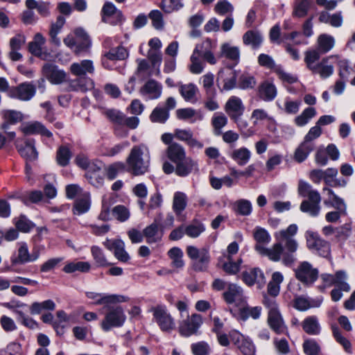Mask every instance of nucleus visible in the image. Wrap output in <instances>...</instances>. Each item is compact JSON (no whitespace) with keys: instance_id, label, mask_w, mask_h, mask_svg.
I'll list each match as a JSON object with an SVG mask.
<instances>
[{"instance_id":"obj_47","label":"nucleus","mask_w":355,"mask_h":355,"mask_svg":"<svg viewBox=\"0 0 355 355\" xmlns=\"http://www.w3.org/2000/svg\"><path fill=\"white\" fill-rule=\"evenodd\" d=\"M71 157V153L69 148L61 146L56 153V162L60 166H66L69 164Z\"/></svg>"},{"instance_id":"obj_56","label":"nucleus","mask_w":355,"mask_h":355,"mask_svg":"<svg viewBox=\"0 0 355 355\" xmlns=\"http://www.w3.org/2000/svg\"><path fill=\"white\" fill-rule=\"evenodd\" d=\"M91 252L98 266L105 267L111 264L107 261L102 249L99 247L95 245L92 246L91 248Z\"/></svg>"},{"instance_id":"obj_9","label":"nucleus","mask_w":355,"mask_h":355,"mask_svg":"<svg viewBox=\"0 0 355 355\" xmlns=\"http://www.w3.org/2000/svg\"><path fill=\"white\" fill-rule=\"evenodd\" d=\"M283 243L284 242L278 241V242L275 243L270 248H265L261 245H255L254 249L260 254L268 257V259L272 261H279L282 260L283 262L284 254L290 253V251L288 250L284 251L282 246Z\"/></svg>"},{"instance_id":"obj_7","label":"nucleus","mask_w":355,"mask_h":355,"mask_svg":"<svg viewBox=\"0 0 355 355\" xmlns=\"http://www.w3.org/2000/svg\"><path fill=\"white\" fill-rule=\"evenodd\" d=\"M86 296L89 299L94 300V304L96 305H108L115 304L117 303L125 302L129 300V297L122 295L116 294H103L94 292L86 293Z\"/></svg>"},{"instance_id":"obj_57","label":"nucleus","mask_w":355,"mask_h":355,"mask_svg":"<svg viewBox=\"0 0 355 355\" xmlns=\"http://www.w3.org/2000/svg\"><path fill=\"white\" fill-rule=\"evenodd\" d=\"M44 195L41 191L34 190L29 192H26L22 197L21 200L26 205H28L29 203H38L42 200Z\"/></svg>"},{"instance_id":"obj_39","label":"nucleus","mask_w":355,"mask_h":355,"mask_svg":"<svg viewBox=\"0 0 355 355\" xmlns=\"http://www.w3.org/2000/svg\"><path fill=\"white\" fill-rule=\"evenodd\" d=\"M230 157L239 165H245L250 160L251 152L245 147L234 149L230 155Z\"/></svg>"},{"instance_id":"obj_12","label":"nucleus","mask_w":355,"mask_h":355,"mask_svg":"<svg viewBox=\"0 0 355 355\" xmlns=\"http://www.w3.org/2000/svg\"><path fill=\"white\" fill-rule=\"evenodd\" d=\"M224 110L232 120H236L243 116L245 105L239 97L232 96L227 101Z\"/></svg>"},{"instance_id":"obj_60","label":"nucleus","mask_w":355,"mask_h":355,"mask_svg":"<svg viewBox=\"0 0 355 355\" xmlns=\"http://www.w3.org/2000/svg\"><path fill=\"white\" fill-rule=\"evenodd\" d=\"M221 53L223 55L230 60L237 61L239 59L240 52L236 46L224 44L221 46Z\"/></svg>"},{"instance_id":"obj_36","label":"nucleus","mask_w":355,"mask_h":355,"mask_svg":"<svg viewBox=\"0 0 355 355\" xmlns=\"http://www.w3.org/2000/svg\"><path fill=\"white\" fill-rule=\"evenodd\" d=\"M143 233L148 243H154L159 241L163 234L156 223H153L147 226L144 230Z\"/></svg>"},{"instance_id":"obj_19","label":"nucleus","mask_w":355,"mask_h":355,"mask_svg":"<svg viewBox=\"0 0 355 355\" xmlns=\"http://www.w3.org/2000/svg\"><path fill=\"white\" fill-rule=\"evenodd\" d=\"M15 144L20 155L27 161L35 160L37 158L38 153L35 147V141L33 139L26 140L24 146L20 145L19 140L17 139Z\"/></svg>"},{"instance_id":"obj_53","label":"nucleus","mask_w":355,"mask_h":355,"mask_svg":"<svg viewBox=\"0 0 355 355\" xmlns=\"http://www.w3.org/2000/svg\"><path fill=\"white\" fill-rule=\"evenodd\" d=\"M347 278V275L345 271H337L335 275H334V285H336L343 291H349L351 288L349 284L346 282Z\"/></svg>"},{"instance_id":"obj_51","label":"nucleus","mask_w":355,"mask_h":355,"mask_svg":"<svg viewBox=\"0 0 355 355\" xmlns=\"http://www.w3.org/2000/svg\"><path fill=\"white\" fill-rule=\"evenodd\" d=\"M310 9L309 0H296L293 15L297 17H305Z\"/></svg>"},{"instance_id":"obj_16","label":"nucleus","mask_w":355,"mask_h":355,"mask_svg":"<svg viewBox=\"0 0 355 355\" xmlns=\"http://www.w3.org/2000/svg\"><path fill=\"white\" fill-rule=\"evenodd\" d=\"M102 20L105 23L116 24L122 21L123 15L120 10L111 2H106L101 10Z\"/></svg>"},{"instance_id":"obj_44","label":"nucleus","mask_w":355,"mask_h":355,"mask_svg":"<svg viewBox=\"0 0 355 355\" xmlns=\"http://www.w3.org/2000/svg\"><path fill=\"white\" fill-rule=\"evenodd\" d=\"M261 308L260 306H243L240 309L239 317L243 320H246L249 318L258 319L260 317Z\"/></svg>"},{"instance_id":"obj_35","label":"nucleus","mask_w":355,"mask_h":355,"mask_svg":"<svg viewBox=\"0 0 355 355\" xmlns=\"http://www.w3.org/2000/svg\"><path fill=\"white\" fill-rule=\"evenodd\" d=\"M174 137L179 140L185 141L191 147L202 148L203 146L200 142L193 137V133L190 130L176 129L174 132Z\"/></svg>"},{"instance_id":"obj_32","label":"nucleus","mask_w":355,"mask_h":355,"mask_svg":"<svg viewBox=\"0 0 355 355\" xmlns=\"http://www.w3.org/2000/svg\"><path fill=\"white\" fill-rule=\"evenodd\" d=\"M295 275L298 281L309 286L311 282V264L307 261L302 262L295 270Z\"/></svg>"},{"instance_id":"obj_48","label":"nucleus","mask_w":355,"mask_h":355,"mask_svg":"<svg viewBox=\"0 0 355 355\" xmlns=\"http://www.w3.org/2000/svg\"><path fill=\"white\" fill-rule=\"evenodd\" d=\"M169 117V112L160 107H156L150 115V119L153 123H164Z\"/></svg>"},{"instance_id":"obj_41","label":"nucleus","mask_w":355,"mask_h":355,"mask_svg":"<svg viewBox=\"0 0 355 355\" xmlns=\"http://www.w3.org/2000/svg\"><path fill=\"white\" fill-rule=\"evenodd\" d=\"M198 51H200V46H196L190 58L191 64L189 66V69L192 73L195 74L202 73L205 67V64L201 60L202 58Z\"/></svg>"},{"instance_id":"obj_14","label":"nucleus","mask_w":355,"mask_h":355,"mask_svg":"<svg viewBox=\"0 0 355 355\" xmlns=\"http://www.w3.org/2000/svg\"><path fill=\"white\" fill-rule=\"evenodd\" d=\"M335 38L329 34L323 33L317 39V51H312V64L319 58V53H327L335 46Z\"/></svg>"},{"instance_id":"obj_61","label":"nucleus","mask_w":355,"mask_h":355,"mask_svg":"<svg viewBox=\"0 0 355 355\" xmlns=\"http://www.w3.org/2000/svg\"><path fill=\"white\" fill-rule=\"evenodd\" d=\"M65 23V19L63 16H58L57 17L56 21L55 23H53L51 26L50 30V35L53 40V42L55 44H59L60 40L57 37V35L60 32V29L63 26V25Z\"/></svg>"},{"instance_id":"obj_21","label":"nucleus","mask_w":355,"mask_h":355,"mask_svg":"<svg viewBox=\"0 0 355 355\" xmlns=\"http://www.w3.org/2000/svg\"><path fill=\"white\" fill-rule=\"evenodd\" d=\"M103 166V163L98 161L89 163L86 169V177L92 184L97 187L103 184V179L101 175Z\"/></svg>"},{"instance_id":"obj_64","label":"nucleus","mask_w":355,"mask_h":355,"mask_svg":"<svg viewBox=\"0 0 355 355\" xmlns=\"http://www.w3.org/2000/svg\"><path fill=\"white\" fill-rule=\"evenodd\" d=\"M21 345L17 342H11L6 348L0 349V355H21Z\"/></svg>"},{"instance_id":"obj_25","label":"nucleus","mask_w":355,"mask_h":355,"mask_svg":"<svg viewBox=\"0 0 355 355\" xmlns=\"http://www.w3.org/2000/svg\"><path fill=\"white\" fill-rule=\"evenodd\" d=\"M166 155L168 159L173 163L183 161L187 157L184 148L178 143H173L168 146Z\"/></svg>"},{"instance_id":"obj_23","label":"nucleus","mask_w":355,"mask_h":355,"mask_svg":"<svg viewBox=\"0 0 355 355\" xmlns=\"http://www.w3.org/2000/svg\"><path fill=\"white\" fill-rule=\"evenodd\" d=\"M70 71L73 75L81 77L87 73H94V66L92 60H83L79 62L72 63L70 66Z\"/></svg>"},{"instance_id":"obj_27","label":"nucleus","mask_w":355,"mask_h":355,"mask_svg":"<svg viewBox=\"0 0 355 355\" xmlns=\"http://www.w3.org/2000/svg\"><path fill=\"white\" fill-rule=\"evenodd\" d=\"M277 94L275 85L268 81L262 83L258 88L259 98L266 102L273 101Z\"/></svg>"},{"instance_id":"obj_18","label":"nucleus","mask_w":355,"mask_h":355,"mask_svg":"<svg viewBox=\"0 0 355 355\" xmlns=\"http://www.w3.org/2000/svg\"><path fill=\"white\" fill-rule=\"evenodd\" d=\"M225 301L230 304H242L244 302L243 291L235 284H228L227 290L223 294Z\"/></svg>"},{"instance_id":"obj_10","label":"nucleus","mask_w":355,"mask_h":355,"mask_svg":"<svg viewBox=\"0 0 355 355\" xmlns=\"http://www.w3.org/2000/svg\"><path fill=\"white\" fill-rule=\"evenodd\" d=\"M202 323V316L199 314H193L184 320L179 326L180 334L185 337L196 334Z\"/></svg>"},{"instance_id":"obj_34","label":"nucleus","mask_w":355,"mask_h":355,"mask_svg":"<svg viewBox=\"0 0 355 355\" xmlns=\"http://www.w3.org/2000/svg\"><path fill=\"white\" fill-rule=\"evenodd\" d=\"M311 151V130L304 137V141L300 145L295 152V159L298 162H303Z\"/></svg>"},{"instance_id":"obj_40","label":"nucleus","mask_w":355,"mask_h":355,"mask_svg":"<svg viewBox=\"0 0 355 355\" xmlns=\"http://www.w3.org/2000/svg\"><path fill=\"white\" fill-rule=\"evenodd\" d=\"M55 304L52 300H47L42 302H35L30 306L31 315H38L43 311H54Z\"/></svg>"},{"instance_id":"obj_30","label":"nucleus","mask_w":355,"mask_h":355,"mask_svg":"<svg viewBox=\"0 0 355 355\" xmlns=\"http://www.w3.org/2000/svg\"><path fill=\"white\" fill-rule=\"evenodd\" d=\"M90 208V196L88 192H84L78 197L74 202L73 211L74 214L81 215L89 211Z\"/></svg>"},{"instance_id":"obj_1","label":"nucleus","mask_w":355,"mask_h":355,"mask_svg":"<svg viewBox=\"0 0 355 355\" xmlns=\"http://www.w3.org/2000/svg\"><path fill=\"white\" fill-rule=\"evenodd\" d=\"M150 163L149 148L144 144L134 146L126 158L127 171L138 176L148 171Z\"/></svg>"},{"instance_id":"obj_43","label":"nucleus","mask_w":355,"mask_h":355,"mask_svg":"<svg viewBox=\"0 0 355 355\" xmlns=\"http://www.w3.org/2000/svg\"><path fill=\"white\" fill-rule=\"evenodd\" d=\"M103 55L112 62L125 60L128 56L126 49L121 46L111 49Z\"/></svg>"},{"instance_id":"obj_33","label":"nucleus","mask_w":355,"mask_h":355,"mask_svg":"<svg viewBox=\"0 0 355 355\" xmlns=\"http://www.w3.org/2000/svg\"><path fill=\"white\" fill-rule=\"evenodd\" d=\"M268 322L270 328L277 334L283 333L286 329L279 310L268 312Z\"/></svg>"},{"instance_id":"obj_26","label":"nucleus","mask_w":355,"mask_h":355,"mask_svg":"<svg viewBox=\"0 0 355 355\" xmlns=\"http://www.w3.org/2000/svg\"><path fill=\"white\" fill-rule=\"evenodd\" d=\"M76 39L78 42V45L74 50V53L80 55L84 52H87L90 47L91 42L88 35L84 29L79 28L74 31Z\"/></svg>"},{"instance_id":"obj_6","label":"nucleus","mask_w":355,"mask_h":355,"mask_svg":"<svg viewBox=\"0 0 355 355\" xmlns=\"http://www.w3.org/2000/svg\"><path fill=\"white\" fill-rule=\"evenodd\" d=\"M153 317L163 331L170 332L175 329V322L164 306L158 305L152 309Z\"/></svg>"},{"instance_id":"obj_11","label":"nucleus","mask_w":355,"mask_h":355,"mask_svg":"<svg viewBox=\"0 0 355 355\" xmlns=\"http://www.w3.org/2000/svg\"><path fill=\"white\" fill-rule=\"evenodd\" d=\"M103 244L109 250L112 251L116 259L122 263H127L130 256L125 250V243L121 239H107Z\"/></svg>"},{"instance_id":"obj_37","label":"nucleus","mask_w":355,"mask_h":355,"mask_svg":"<svg viewBox=\"0 0 355 355\" xmlns=\"http://www.w3.org/2000/svg\"><path fill=\"white\" fill-rule=\"evenodd\" d=\"M198 91L197 87L192 83L181 85L179 88V92L184 99L191 103L197 101L196 94Z\"/></svg>"},{"instance_id":"obj_17","label":"nucleus","mask_w":355,"mask_h":355,"mask_svg":"<svg viewBox=\"0 0 355 355\" xmlns=\"http://www.w3.org/2000/svg\"><path fill=\"white\" fill-rule=\"evenodd\" d=\"M36 93L35 85L31 83H24L15 87L10 96L19 100L28 101H30Z\"/></svg>"},{"instance_id":"obj_52","label":"nucleus","mask_w":355,"mask_h":355,"mask_svg":"<svg viewBox=\"0 0 355 355\" xmlns=\"http://www.w3.org/2000/svg\"><path fill=\"white\" fill-rule=\"evenodd\" d=\"M168 254L169 257L172 259V266L177 268H182L184 262L182 259L183 252L179 248H171Z\"/></svg>"},{"instance_id":"obj_49","label":"nucleus","mask_w":355,"mask_h":355,"mask_svg":"<svg viewBox=\"0 0 355 355\" xmlns=\"http://www.w3.org/2000/svg\"><path fill=\"white\" fill-rule=\"evenodd\" d=\"M275 73L284 84H294L298 83V78L296 75L286 71L282 66L275 68Z\"/></svg>"},{"instance_id":"obj_28","label":"nucleus","mask_w":355,"mask_h":355,"mask_svg":"<svg viewBox=\"0 0 355 355\" xmlns=\"http://www.w3.org/2000/svg\"><path fill=\"white\" fill-rule=\"evenodd\" d=\"M338 58V55H332L322 59L320 63L312 67V71L318 73L323 78L329 77L334 73V67L328 64V60Z\"/></svg>"},{"instance_id":"obj_45","label":"nucleus","mask_w":355,"mask_h":355,"mask_svg":"<svg viewBox=\"0 0 355 355\" xmlns=\"http://www.w3.org/2000/svg\"><path fill=\"white\" fill-rule=\"evenodd\" d=\"M90 269V264L86 261L69 262L63 268L66 273H72L76 271L82 272H88Z\"/></svg>"},{"instance_id":"obj_8","label":"nucleus","mask_w":355,"mask_h":355,"mask_svg":"<svg viewBox=\"0 0 355 355\" xmlns=\"http://www.w3.org/2000/svg\"><path fill=\"white\" fill-rule=\"evenodd\" d=\"M230 337L233 343L236 345L243 355H254L255 347L252 340L238 331L234 330L230 333Z\"/></svg>"},{"instance_id":"obj_54","label":"nucleus","mask_w":355,"mask_h":355,"mask_svg":"<svg viewBox=\"0 0 355 355\" xmlns=\"http://www.w3.org/2000/svg\"><path fill=\"white\" fill-rule=\"evenodd\" d=\"M254 239L257 241L255 245H263L270 243L271 237L269 233L263 228L257 227L254 232Z\"/></svg>"},{"instance_id":"obj_46","label":"nucleus","mask_w":355,"mask_h":355,"mask_svg":"<svg viewBox=\"0 0 355 355\" xmlns=\"http://www.w3.org/2000/svg\"><path fill=\"white\" fill-rule=\"evenodd\" d=\"M187 206V196L182 192H175L173 196V209L179 215Z\"/></svg>"},{"instance_id":"obj_20","label":"nucleus","mask_w":355,"mask_h":355,"mask_svg":"<svg viewBox=\"0 0 355 355\" xmlns=\"http://www.w3.org/2000/svg\"><path fill=\"white\" fill-rule=\"evenodd\" d=\"M243 280L249 286L257 284L259 288H262L266 283L264 274L262 270L258 268H251L243 272Z\"/></svg>"},{"instance_id":"obj_24","label":"nucleus","mask_w":355,"mask_h":355,"mask_svg":"<svg viewBox=\"0 0 355 355\" xmlns=\"http://www.w3.org/2000/svg\"><path fill=\"white\" fill-rule=\"evenodd\" d=\"M175 174L180 177H186L193 171H198V164L191 157H186L183 161L176 162Z\"/></svg>"},{"instance_id":"obj_2","label":"nucleus","mask_w":355,"mask_h":355,"mask_svg":"<svg viewBox=\"0 0 355 355\" xmlns=\"http://www.w3.org/2000/svg\"><path fill=\"white\" fill-rule=\"evenodd\" d=\"M297 226L295 224L290 225L287 229L280 230L275 233V238L280 242H284L286 250L290 253L284 254L283 258V264L286 266H291L295 261L294 252L297 249V243L292 237L297 233Z\"/></svg>"},{"instance_id":"obj_15","label":"nucleus","mask_w":355,"mask_h":355,"mask_svg":"<svg viewBox=\"0 0 355 355\" xmlns=\"http://www.w3.org/2000/svg\"><path fill=\"white\" fill-rule=\"evenodd\" d=\"M141 95L146 100H155L162 94V85L153 80H148L140 89Z\"/></svg>"},{"instance_id":"obj_13","label":"nucleus","mask_w":355,"mask_h":355,"mask_svg":"<svg viewBox=\"0 0 355 355\" xmlns=\"http://www.w3.org/2000/svg\"><path fill=\"white\" fill-rule=\"evenodd\" d=\"M42 73L52 84L59 85L66 80L67 73L56 65L46 63L42 67Z\"/></svg>"},{"instance_id":"obj_58","label":"nucleus","mask_w":355,"mask_h":355,"mask_svg":"<svg viewBox=\"0 0 355 355\" xmlns=\"http://www.w3.org/2000/svg\"><path fill=\"white\" fill-rule=\"evenodd\" d=\"M14 220L17 230L23 232H28L34 227L33 223L24 215H21L18 218H15Z\"/></svg>"},{"instance_id":"obj_62","label":"nucleus","mask_w":355,"mask_h":355,"mask_svg":"<svg viewBox=\"0 0 355 355\" xmlns=\"http://www.w3.org/2000/svg\"><path fill=\"white\" fill-rule=\"evenodd\" d=\"M191 349L193 355H209L211 352L209 344L205 341L193 343Z\"/></svg>"},{"instance_id":"obj_63","label":"nucleus","mask_w":355,"mask_h":355,"mask_svg":"<svg viewBox=\"0 0 355 355\" xmlns=\"http://www.w3.org/2000/svg\"><path fill=\"white\" fill-rule=\"evenodd\" d=\"M180 0H162L161 8L166 13H171L182 8Z\"/></svg>"},{"instance_id":"obj_50","label":"nucleus","mask_w":355,"mask_h":355,"mask_svg":"<svg viewBox=\"0 0 355 355\" xmlns=\"http://www.w3.org/2000/svg\"><path fill=\"white\" fill-rule=\"evenodd\" d=\"M234 10L233 5L227 0L218 1L214 6L215 12L220 16L232 15Z\"/></svg>"},{"instance_id":"obj_31","label":"nucleus","mask_w":355,"mask_h":355,"mask_svg":"<svg viewBox=\"0 0 355 355\" xmlns=\"http://www.w3.org/2000/svg\"><path fill=\"white\" fill-rule=\"evenodd\" d=\"M22 131L26 135L40 134L49 138L53 136L52 132L47 130L43 124L38 121H35L26 124L24 127H23Z\"/></svg>"},{"instance_id":"obj_55","label":"nucleus","mask_w":355,"mask_h":355,"mask_svg":"<svg viewBox=\"0 0 355 355\" xmlns=\"http://www.w3.org/2000/svg\"><path fill=\"white\" fill-rule=\"evenodd\" d=\"M212 125L214 127V132L215 135H220L222 134V128L227 123V118L224 114L214 115L212 118Z\"/></svg>"},{"instance_id":"obj_59","label":"nucleus","mask_w":355,"mask_h":355,"mask_svg":"<svg viewBox=\"0 0 355 355\" xmlns=\"http://www.w3.org/2000/svg\"><path fill=\"white\" fill-rule=\"evenodd\" d=\"M203 87L207 95L216 96V89L213 87L214 76L211 73H207L201 77Z\"/></svg>"},{"instance_id":"obj_22","label":"nucleus","mask_w":355,"mask_h":355,"mask_svg":"<svg viewBox=\"0 0 355 355\" xmlns=\"http://www.w3.org/2000/svg\"><path fill=\"white\" fill-rule=\"evenodd\" d=\"M315 252L319 256L327 258L331 254L330 243L322 239L317 234L312 233V252Z\"/></svg>"},{"instance_id":"obj_5","label":"nucleus","mask_w":355,"mask_h":355,"mask_svg":"<svg viewBox=\"0 0 355 355\" xmlns=\"http://www.w3.org/2000/svg\"><path fill=\"white\" fill-rule=\"evenodd\" d=\"M18 249L17 254L11 257L12 265L24 264L37 261L40 256L39 250L34 248L32 253H29L28 245L25 242L17 243Z\"/></svg>"},{"instance_id":"obj_3","label":"nucleus","mask_w":355,"mask_h":355,"mask_svg":"<svg viewBox=\"0 0 355 355\" xmlns=\"http://www.w3.org/2000/svg\"><path fill=\"white\" fill-rule=\"evenodd\" d=\"M107 309L104 319L101 322V328L104 331H108L113 327H120L125 322L126 316L123 309L121 306H106Z\"/></svg>"},{"instance_id":"obj_4","label":"nucleus","mask_w":355,"mask_h":355,"mask_svg":"<svg viewBox=\"0 0 355 355\" xmlns=\"http://www.w3.org/2000/svg\"><path fill=\"white\" fill-rule=\"evenodd\" d=\"M188 257L193 261V267L196 271H204L207 269L210 261L208 249L205 248H197L189 245L187 248Z\"/></svg>"},{"instance_id":"obj_29","label":"nucleus","mask_w":355,"mask_h":355,"mask_svg":"<svg viewBox=\"0 0 355 355\" xmlns=\"http://www.w3.org/2000/svg\"><path fill=\"white\" fill-rule=\"evenodd\" d=\"M263 37L262 34L255 30H250L243 35V42L244 44L250 46L252 49H259L263 43Z\"/></svg>"},{"instance_id":"obj_42","label":"nucleus","mask_w":355,"mask_h":355,"mask_svg":"<svg viewBox=\"0 0 355 355\" xmlns=\"http://www.w3.org/2000/svg\"><path fill=\"white\" fill-rule=\"evenodd\" d=\"M234 209L236 214L246 216L252 213V207L250 201L245 199H241L234 204Z\"/></svg>"},{"instance_id":"obj_38","label":"nucleus","mask_w":355,"mask_h":355,"mask_svg":"<svg viewBox=\"0 0 355 355\" xmlns=\"http://www.w3.org/2000/svg\"><path fill=\"white\" fill-rule=\"evenodd\" d=\"M25 4L26 8L30 10L36 9L42 17H48L50 15V3L49 2L26 0Z\"/></svg>"}]
</instances>
